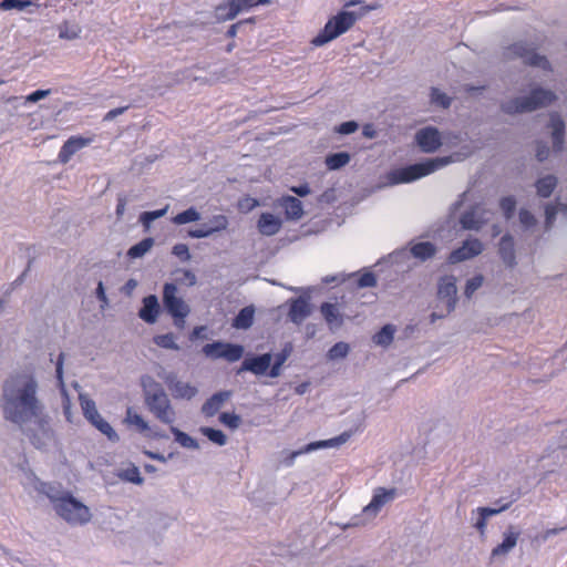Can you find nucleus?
I'll use <instances>...</instances> for the list:
<instances>
[{"mask_svg":"<svg viewBox=\"0 0 567 567\" xmlns=\"http://www.w3.org/2000/svg\"><path fill=\"white\" fill-rule=\"evenodd\" d=\"M450 163V157H437L426 159L422 163L412 164L391 173L392 182L395 184L411 183L424 177Z\"/></svg>","mask_w":567,"mask_h":567,"instance_id":"nucleus-5","label":"nucleus"},{"mask_svg":"<svg viewBox=\"0 0 567 567\" xmlns=\"http://www.w3.org/2000/svg\"><path fill=\"white\" fill-rule=\"evenodd\" d=\"M549 156V148L544 143H538L536 147V157L539 162H544Z\"/></svg>","mask_w":567,"mask_h":567,"instance_id":"nucleus-60","label":"nucleus"},{"mask_svg":"<svg viewBox=\"0 0 567 567\" xmlns=\"http://www.w3.org/2000/svg\"><path fill=\"white\" fill-rule=\"evenodd\" d=\"M166 383L175 399L190 400L197 394V388L188 382L167 378Z\"/></svg>","mask_w":567,"mask_h":567,"instance_id":"nucleus-20","label":"nucleus"},{"mask_svg":"<svg viewBox=\"0 0 567 567\" xmlns=\"http://www.w3.org/2000/svg\"><path fill=\"white\" fill-rule=\"evenodd\" d=\"M154 245V239L151 237L142 239L140 243L133 245L128 251L127 256L132 259L143 257Z\"/></svg>","mask_w":567,"mask_h":567,"instance_id":"nucleus-36","label":"nucleus"},{"mask_svg":"<svg viewBox=\"0 0 567 567\" xmlns=\"http://www.w3.org/2000/svg\"><path fill=\"white\" fill-rule=\"evenodd\" d=\"M163 303L167 312L175 319L184 321L189 313V308L185 301L177 296V287L167 282L163 288Z\"/></svg>","mask_w":567,"mask_h":567,"instance_id":"nucleus-10","label":"nucleus"},{"mask_svg":"<svg viewBox=\"0 0 567 567\" xmlns=\"http://www.w3.org/2000/svg\"><path fill=\"white\" fill-rule=\"evenodd\" d=\"M350 437H351V432H343L340 435L329 439V440L311 442V443L307 444L306 446H303L302 449L291 452L288 455V457L286 458V464L292 465L295 462V458L297 456L305 454V453L316 451L318 449L340 446V445L344 444Z\"/></svg>","mask_w":567,"mask_h":567,"instance_id":"nucleus-11","label":"nucleus"},{"mask_svg":"<svg viewBox=\"0 0 567 567\" xmlns=\"http://www.w3.org/2000/svg\"><path fill=\"white\" fill-rule=\"evenodd\" d=\"M377 286L375 275L371 271L362 274L358 279V287L368 288Z\"/></svg>","mask_w":567,"mask_h":567,"instance_id":"nucleus-55","label":"nucleus"},{"mask_svg":"<svg viewBox=\"0 0 567 567\" xmlns=\"http://www.w3.org/2000/svg\"><path fill=\"white\" fill-rule=\"evenodd\" d=\"M310 312L309 302L300 297L292 300L288 315L293 323L300 324L310 315Z\"/></svg>","mask_w":567,"mask_h":567,"instance_id":"nucleus-26","label":"nucleus"},{"mask_svg":"<svg viewBox=\"0 0 567 567\" xmlns=\"http://www.w3.org/2000/svg\"><path fill=\"white\" fill-rule=\"evenodd\" d=\"M557 186V178L554 175H546L536 181L535 187L537 195L543 198H548Z\"/></svg>","mask_w":567,"mask_h":567,"instance_id":"nucleus-30","label":"nucleus"},{"mask_svg":"<svg viewBox=\"0 0 567 567\" xmlns=\"http://www.w3.org/2000/svg\"><path fill=\"white\" fill-rule=\"evenodd\" d=\"M80 405L85 419L111 441H117L118 435L99 413L95 402L84 395H80Z\"/></svg>","mask_w":567,"mask_h":567,"instance_id":"nucleus-8","label":"nucleus"},{"mask_svg":"<svg viewBox=\"0 0 567 567\" xmlns=\"http://www.w3.org/2000/svg\"><path fill=\"white\" fill-rule=\"evenodd\" d=\"M219 421L226 425L227 427L229 429H237L240 423H241V419L239 415L235 414V413H229V412H224L219 415Z\"/></svg>","mask_w":567,"mask_h":567,"instance_id":"nucleus-48","label":"nucleus"},{"mask_svg":"<svg viewBox=\"0 0 567 567\" xmlns=\"http://www.w3.org/2000/svg\"><path fill=\"white\" fill-rule=\"evenodd\" d=\"M558 214V206L547 204L545 206V228L548 230L553 227L556 216Z\"/></svg>","mask_w":567,"mask_h":567,"instance_id":"nucleus-52","label":"nucleus"},{"mask_svg":"<svg viewBox=\"0 0 567 567\" xmlns=\"http://www.w3.org/2000/svg\"><path fill=\"white\" fill-rule=\"evenodd\" d=\"M258 230L265 236H272L281 228V220L270 213H262L257 224Z\"/></svg>","mask_w":567,"mask_h":567,"instance_id":"nucleus-24","label":"nucleus"},{"mask_svg":"<svg viewBox=\"0 0 567 567\" xmlns=\"http://www.w3.org/2000/svg\"><path fill=\"white\" fill-rule=\"evenodd\" d=\"M144 401L147 410L163 424L172 425L176 420V412L164 389L151 377L142 378Z\"/></svg>","mask_w":567,"mask_h":567,"instance_id":"nucleus-2","label":"nucleus"},{"mask_svg":"<svg viewBox=\"0 0 567 567\" xmlns=\"http://www.w3.org/2000/svg\"><path fill=\"white\" fill-rule=\"evenodd\" d=\"M501 209L503 210L505 217L511 218L516 208V200L513 196L503 197L499 202Z\"/></svg>","mask_w":567,"mask_h":567,"instance_id":"nucleus-49","label":"nucleus"},{"mask_svg":"<svg viewBox=\"0 0 567 567\" xmlns=\"http://www.w3.org/2000/svg\"><path fill=\"white\" fill-rule=\"evenodd\" d=\"M291 190L298 196H307L310 194V188L307 184L292 187Z\"/></svg>","mask_w":567,"mask_h":567,"instance_id":"nucleus-64","label":"nucleus"},{"mask_svg":"<svg viewBox=\"0 0 567 567\" xmlns=\"http://www.w3.org/2000/svg\"><path fill=\"white\" fill-rule=\"evenodd\" d=\"M395 495H396L395 488H389V489H386L384 487L375 488L372 499L363 509L364 513L377 514L388 502L393 501Z\"/></svg>","mask_w":567,"mask_h":567,"instance_id":"nucleus-18","label":"nucleus"},{"mask_svg":"<svg viewBox=\"0 0 567 567\" xmlns=\"http://www.w3.org/2000/svg\"><path fill=\"white\" fill-rule=\"evenodd\" d=\"M214 350H220L219 357L229 362L238 361L244 353V348L239 344L213 342L203 347L204 353H212Z\"/></svg>","mask_w":567,"mask_h":567,"instance_id":"nucleus-16","label":"nucleus"},{"mask_svg":"<svg viewBox=\"0 0 567 567\" xmlns=\"http://www.w3.org/2000/svg\"><path fill=\"white\" fill-rule=\"evenodd\" d=\"M169 426H171V432L173 433V435L175 437V441L177 443H179L182 446L188 447V449H197L198 447L197 441L195 439H193L190 435H188L187 433L173 426V424Z\"/></svg>","mask_w":567,"mask_h":567,"instance_id":"nucleus-38","label":"nucleus"},{"mask_svg":"<svg viewBox=\"0 0 567 567\" xmlns=\"http://www.w3.org/2000/svg\"><path fill=\"white\" fill-rule=\"evenodd\" d=\"M55 513L69 524L84 525L91 519V512L86 505L74 498L70 493L61 496L49 495Z\"/></svg>","mask_w":567,"mask_h":567,"instance_id":"nucleus-3","label":"nucleus"},{"mask_svg":"<svg viewBox=\"0 0 567 567\" xmlns=\"http://www.w3.org/2000/svg\"><path fill=\"white\" fill-rule=\"evenodd\" d=\"M173 254L182 258L183 260H188L190 258L188 247L185 244L175 245L173 247Z\"/></svg>","mask_w":567,"mask_h":567,"instance_id":"nucleus-58","label":"nucleus"},{"mask_svg":"<svg viewBox=\"0 0 567 567\" xmlns=\"http://www.w3.org/2000/svg\"><path fill=\"white\" fill-rule=\"evenodd\" d=\"M357 21L354 12L341 11L327 21L324 28L316 35L311 43L321 47L340 34L347 32Z\"/></svg>","mask_w":567,"mask_h":567,"instance_id":"nucleus-6","label":"nucleus"},{"mask_svg":"<svg viewBox=\"0 0 567 567\" xmlns=\"http://www.w3.org/2000/svg\"><path fill=\"white\" fill-rule=\"evenodd\" d=\"M509 504H505L501 506L499 508H491V507H478L477 512L480 513V518L475 523V528L480 532V534L483 536L485 534L486 528V519L489 516L496 515L501 513L502 511L507 509Z\"/></svg>","mask_w":567,"mask_h":567,"instance_id":"nucleus-34","label":"nucleus"},{"mask_svg":"<svg viewBox=\"0 0 567 567\" xmlns=\"http://www.w3.org/2000/svg\"><path fill=\"white\" fill-rule=\"evenodd\" d=\"M49 90H37L27 96L28 102H38L49 95Z\"/></svg>","mask_w":567,"mask_h":567,"instance_id":"nucleus-61","label":"nucleus"},{"mask_svg":"<svg viewBox=\"0 0 567 567\" xmlns=\"http://www.w3.org/2000/svg\"><path fill=\"white\" fill-rule=\"evenodd\" d=\"M117 476L122 481H126L136 485H141L144 482V478L141 476L138 467L133 464H131L126 468L121 470Z\"/></svg>","mask_w":567,"mask_h":567,"instance_id":"nucleus-37","label":"nucleus"},{"mask_svg":"<svg viewBox=\"0 0 567 567\" xmlns=\"http://www.w3.org/2000/svg\"><path fill=\"white\" fill-rule=\"evenodd\" d=\"M81 28L78 24H70L69 22H63L59 25V37L65 40H74L80 37Z\"/></svg>","mask_w":567,"mask_h":567,"instance_id":"nucleus-41","label":"nucleus"},{"mask_svg":"<svg viewBox=\"0 0 567 567\" xmlns=\"http://www.w3.org/2000/svg\"><path fill=\"white\" fill-rule=\"evenodd\" d=\"M461 224L463 228L465 229H480L481 228V221L477 220L474 216V213L467 212L462 215L461 217Z\"/></svg>","mask_w":567,"mask_h":567,"instance_id":"nucleus-50","label":"nucleus"},{"mask_svg":"<svg viewBox=\"0 0 567 567\" xmlns=\"http://www.w3.org/2000/svg\"><path fill=\"white\" fill-rule=\"evenodd\" d=\"M124 423L127 426H134L141 433L151 432L148 423L143 419L142 415L136 413L131 406L127 408L126 410Z\"/></svg>","mask_w":567,"mask_h":567,"instance_id":"nucleus-31","label":"nucleus"},{"mask_svg":"<svg viewBox=\"0 0 567 567\" xmlns=\"http://www.w3.org/2000/svg\"><path fill=\"white\" fill-rule=\"evenodd\" d=\"M259 205L258 200L250 196L240 198L237 203V208L241 213H249Z\"/></svg>","mask_w":567,"mask_h":567,"instance_id":"nucleus-51","label":"nucleus"},{"mask_svg":"<svg viewBox=\"0 0 567 567\" xmlns=\"http://www.w3.org/2000/svg\"><path fill=\"white\" fill-rule=\"evenodd\" d=\"M231 393L229 391H220L213 394L202 406V412L205 416L212 417L214 416L225 404V402L230 398Z\"/></svg>","mask_w":567,"mask_h":567,"instance_id":"nucleus-22","label":"nucleus"},{"mask_svg":"<svg viewBox=\"0 0 567 567\" xmlns=\"http://www.w3.org/2000/svg\"><path fill=\"white\" fill-rule=\"evenodd\" d=\"M549 127L553 130L554 151L560 152L564 146L565 122L558 113L550 114Z\"/></svg>","mask_w":567,"mask_h":567,"instance_id":"nucleus-23","label":"nucleus"},{"mask_svg":"<svg viewBox=\"0 0 567 567\" xmlns=\"http://www.w3.org/2000/svg\"><path fill=\"white\" fill-rule=\"evenodd\" d=\"M483 276L476 275L473 278L468 279L465 286V295L467 298H471L472 295L483 285Z\"/></svg>","mask_w":567,"mask_h":567,"instance_id":"nucleus-53","label":"nucleus"},{"mask_svg":"<svg viewBox=\"0 0 567 567\" xmlns=\"http://www.w3.org/2000/svg\"><path fill=\"white\" fill-rule=\"evenodd\" d=\"M431 102L443 109L450 107L452 99L436 87L431 90Z\"/></svg>","mask_w":567,"mask_h":567,"instance_id":"nucleus-43","label":"nucleus"},{"mask_svg":"<svg viewBox=\"0 0 567 567\" xmlns=\"http://www.w3.org/2000/svg\"><path fill=\"white\" fill-rule=\"evenodd\" d=\"M92 141L93 138L91 137L71 136L60 148L58 154L59 162L66 164L76 152L90 145Z\"/></svg>","mask_w":567,"mask_h":567,"instance_id":"nucleus-15","label":"nucleus"},{"mask_svg":"<svg viewBox=\"0 0 567 567\" xmlns=\"http://www.w3.org/2000/svg\"><path fill=\"white\" fill-rule=\"evenodd\" d=\"M287 360V354L285 352H280L276 355L275 362L270 365L269 377L277 378L280 374L281 367Z\"/></svg>","mask_w":567,"mask_h":567,"instance_id":"nucleus-54","label":"nucleus"},{"mask_svg":"<svg viewBox=\"0 0 567 567\" xmlns=\"http://www.w3.org/2000/svg\"><path fill=\"white\" fill-rule=\"evenodd\" d=\"M154 343L164 349L178 350L173 333L158 334L154 337Z\"/></svg>","mask_w":567,"mask_h":567,"instance_id":"nucleus-44","label":"nucleus"},{"mask_svg":"<svg viewBox=\"0 0 567 567\" xmlns=\"http://www.w3.org/2000/svg\"><path fill=\"white\" fill-rule=\"evenodd\" d=\"M126 110H127V106L113 109L105 114L104 121H111V120L115 118L116 116L121 115L122 113H124Z\"/></svg>","mask_w":567,"mask_h":567,"instance_id":"nucleus-63","label":"nucleus"},{"mask_svg":"<svg viewBox=\"0 0 567 567\" xmlns=\"http://www.w3.org/2000/svg\"><path fill=\"white\" fill-rule=\"evenodd\" d=\"M254 22H255V18H248V19H245V20H240V21L231 24L228 28V30L226 32V35L228 38H235L240 25H243L244 23H254Z\"/></svg>","mask_w":567,"mask_h":567,"instance_id":"nucleus-59","label":"nucleus"},{"mask_svg":"<svg viewBox=\"0 0 567 567\" xmlns=\"http://www.w3.org/2000/svg\"><path fill=\"white\" fill-rule=\"evenodd\" d=\"M519 221L522 225H524L526 228L533 227L536 224L535 216L527 209H520L519 212Z\"/></svg>","mask_w":567,"mask_h":567,"instance_id":"nucleus-56","label":"nucleus"},{"mask_svg":"<svg viewBox=\"0 0 567 567\" xmlns=\"http://www.w3.org/2000/svg\"><path fill=\"white\" fill-rule=\"evenodd\" d=\"M167 209H168V205L162 209L144 212L141 214L140 220L145 228H148L151 223L157 218L163 217L167 213Z\"/></svg>","mask_w":567,"mask_h":567,"instance_id":"nucleus-45","label":"nucleus"},{"mask_svg":"<svg viewBox=\"0 0 567 567\" xmlns=\"http://www.w3.org/2000/svg\"><path fill=\"white\" fill-rule=\"evenodd\" d=\"M350 162V154L347 152L333 153L326 157V166L330 171L339 169Z\"/></svg>","mask_w":567,"mask_h":567,"instance_id":"nucleus-35","label":"nucleus"},{"mask_svg":"<svg viewBox=\"0 0 567 567\" xmlns=\"http://www.w3.org/2000/svg\"><path fill=\"white\" fill-rule=\"evenodd\" d=\"M271 359L270 353L246 358L241 363L240 371H249L256 375H262L270 369Z\"/></svg>","mask_w":567,"mask_h":567,"instance_id":"nucleus-17","label":"nucleus"},{"mask_svg":"<svg viewBox=\"0 0 567 567\" xmlns=\"http://www.w3.org/2000/svg\"><path fill=\"white\" fill-rule=\"evenodd\" d=\"M255 309L252 306L243 308L233 321V327L237 329H248L252 326Z\"/></svg>","mask_w":567,"mask_h":567,"instance_id":"nucleus-33","label":"nucleus"},{"mask_svg":"<svg viewBox=\"0 0 567 567\" xmlns=\"http://www.w3.org/2000/svg\"><path fill=\"white\" fill-rule=\"evenodd\" d=\"M415 142L424 153H434L442 145L439 130L432 126L419 130L415 134Z\"/></svg>","mask_w":567,"mask_h":567,"instance_id":"nucleus-12","label":"nucleus"},{"mask_svg":"<svg viewBox=\"0 0 567 567\" xmlns=\"http://www.w3.org/2000/svg\"><path fill=\"white\" fill-rule=\"evenodd\" d=\"M358 127H359V125L357 122L348 121V122L341 123L337 127V132L340 134H343V135H348V134L354 133L358 130Z\"/></svg>","mask_w":567,"mask_h":567,"instance_id":"nucleus-57","label":"nucleus"},{"mask_svg":"<svg viewBox=\"0 0 567 567\" xmlns=\"http://www.w3.org/2000/svg\"><path fill=\"white\" fill-rule=\"evenodd\" d=\"M349 352V344L346 342H337L328 352L330 360H337L346 358Z\"/></svg>","mask_w":567,"mask_h":567,"instance_id":"nucleus-46","label":"nucleus"},{"mask_svg":"<svg viewBox=\"0 0 567 567\" xmlns=\"http://www.w3.org/2000/svg\"><path fill=\"white\" fill-rule=\"evenodd\" d=\"M32 0H2L0 2V10L8 11L12 9L24 10L31 6Z\"/></svg>","mask_w":567,"mask_h":567,"instance_id":"nucleus-47","label":"nucleus"},{"mask_svg":"<svg viewBox=\"0 0 567 567\" xmlns=\"http://www.w3.org/2000/svg\"><path fill=\"white\" fill-rule=\"evenodd\" d=\"M281 206L285 209L286 216L290 219H299L303 215L302 203L293 196L284 197Z\"/></svg>","mask_w":567,"mask_h":567,"instance_id":"nucleus-29","label":"nucleus"},{"mask_svg":"<svg viewBox=\"0 0 567 567\" xmlns=\"http://www.w3.org/2000/svg\"><path fill=\"white\" fill-rule=\"evenodd\" d=\"M518 537H519V532L515 530V528L513 526H511L504 533L503 542L493 548L492 557H497V556L506 555L507 553H509L516 546Z\"/></svg>","mask_w":567,"mask_h":567,"instance_id":"nucleus-25","label":"nucleus"},{"mask_svg":"<svg viewBox=\"0 0 567 567\" xmlns=\"http://www.w3.org/2000/svg\"><path fill=\"white\" fill-rule=\"evenodd\" d=\"M320 311L330 329L339 328L343 324V316L334 303L323 302Z\"/></svg>","mask_w":567,"mask_h":567,"instance_id":"nucleus-28","label":"nucleus"},{"mask_svg":"<svg viewBox=\"0 0 567 567\" xmlns=\"http://www.w3.org/2000/svg\"><path fill=\"white\" fill-rule=\"evenodd\" d=\"M498 252L507 267L513 268L516 265L514 239L511 235H504L499 240Z\"/></svg>","mask_w":567,"mask_h":567,"instance_id":"nucleus-27","label":"nucleus"},{"mask_svg":"<svg viewBox=\"0 0 567 567\" xmlns=\"http://www.w3.org/2000/svg\"><path fill=\"white\" fill-rule=\"evenodd\" d=\"M437 296L440 300L444 301L447 313L454 310L456 303V280L453 276H445L440 280Z\"/></svg>","mask_w":567,"mask_h":567,"instance_id":"nucleus-14","label":"nucleus"},{"mask_svg":"<svg viewBox=\"0 0 567 567\" xmlns=\"http://www.w3.org/2000/svg\"><path fill=\"white\" fill-rule=\"evenodd\" d=\"M270 2L271 0H226L215 7V20L219 23L230 21L241 12L249 11L255 7L268 4Z\"/></svg>","mask_w":567,"mask_h":567,"instance_id":"nucleus-7","label":"nucleus"},{"mask_svg":"<svg viewBox=\"0 0 567 567\" xmlns=\"http://www.w3.org/2000/svg\"><path fill=\"white\" fill-rule=\"evenodd\" d=\"M159 313V303L157 297L150 295L143 299V306L138 311V316L147 323H154Z\"/></svg>","mask_w":567,"mask_h":567,"instance_id":"nucleus-21","label":"nucleus"},{"mask_svg":"<svg viewBox=\"0 0 567 567\" xmlns=\"http://www.w3.org/2000/svg\"><path fill=\"white\" fill-rule=\"evenodd\" d=\"M63 353L59 354L55 372H56V379L59 380L60 384L63 385Z\"/></svg>","mask_w":567,"mask_h":567,"instance_id":"nucleus-62","label":"nucleus"},{"mask_svg":"<svg viewBox=\"0 0 567 567\" xmlns=\"http://www.w3.org/2000/svg\"><path fill=\"white\" fill-rule=\"evenodd\" d=\"M212 227L203 226L198 229L189 230L188 235L192 238H205L214 233L225 230L228 226V219L224 215H217L212 218Z\"/></svg>","mask_w":567,"mask_h":567,"instance_id":"nucleus-19","label":"nucleus"},{"mask_svg":"<svg viewBox=\"0 0 567 567\" xmlns=\"http://www.w3.org/2000/svg\"><path fill=\"white\" fill-rule=\"evenodd\" d=\"M508 58H520L526 65L537 66L546 71H550L551 66L545 55L538 54L534 48L525 42H516L506 50Z\"/></svg>","mask_w":567,"mask_h":567,"instance_id":"nucleus-9","label":"nucleus"},{"mask_svg":"<svg viewBox=\"0 0 567 567\" xmlns=\"http://www.w3.org/2000/svg\"><path fill=\"white\" fill-rule=\"evenodd\" d=\"M37 382L30 374H17L3 384L2 411L4 419L22 425L42 411L37 398Z\"/></svg>","mask_w":567,"mask_h":567,"instance_id":"nucleus-1","label":"nucleus"},{"mask_svg":"<svg viewBox=\"0 0 567 567\" xmlns=\"http://www.w3.org/2000/svg\"><path fill=\"white\" fill-rule=\"evenodd\" d=\"M200 218L199 213L196 210V208L190 207L182 213H178L172 218V221L175 225H185L188 223L197 221Z\"/></svg>","mask_w":567,"mask_h":567,"instance_id":"nucleus-39","label":"nucleus"},{"mask_svg":"<svg viewBox=\"0 0 567 567\" xmlns=\"http://www.w3.org/2000/svg\"><path fill=\"white\" fill-rule=\"evenodd\" d=\"M411 254L414 258L424 261L436 254V247L430 241H420L411 247Z\"/></svg>","mask_w":567,"mask_h":567,"instance_id":"nucleus-32","label":"nucleus"},{"mask_svg":"<svg viewBox=\"0 0 567 567\" xmlns=\"http://www.w3.org/2000/svg\"><path fill=\"white\" fill-rule=\"evenodd\" d=\"M202 433L213 443L223 446L227 443V437L223 431L213 427H202Z\"/></svg>","mask_w":567,"mask_h":567,"instance_id":"nucleus-42","label":"nucleus"},{"mask_svg":"<svg viewBox=\"0 0 567 567\" xmlns=\"http://www.w3.org/2000/svg\"><path fill=\"white\" fill-rule=\"evenodd\" d=\"M556 100L553 91L542 87L534 89L528 96L516 97L502 104V110L507 114L525 113L545 107Z\"/></svg>","mask_w":567,"mask_h":567,"instance_id":"nucleus-4","label":"nucleus"},{"mask_svg":"<svg viewBox=\"0 0 567 567\" xmlns=\"http://www.w3.org/2000/svg\"><path fill=\"white\" fill-rule=\"evenodd\" d=\"M395 329L391 324H385L378 333L374 334L373 341L380 346H388L392 342Z\"/></svg>","mask_w":567,"mask_h":567,"instance_id":"nucleus-40","label":"nucleus"},{"mask_svg":"<svg viewBox=\"0 0 567 567\" xmlns=\"http://www.w3.org/2000/svg\"><path fill=\"white\" fill-rule=\"evenodd\" d=\"M483 251V244L476 238L466 239L463 245L449 256V262L457 264L466 259L478 256Z\"/></svg>","mask_w":567,"mask_h":567,"instance_id":"nucleus-13","label":"nucleus"}]
</instances>
